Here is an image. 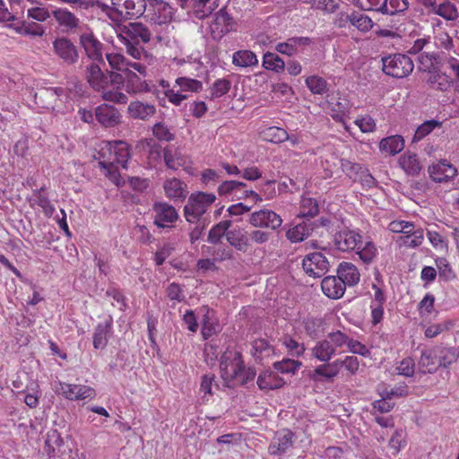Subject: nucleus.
Wrapping results in <instances>:
<instances>
[{"mask_svg":"<svg viewBox=\"0 0 459 459\" xmlns=\"http://www.w3.org/2000/svg\"><path fill=\"white\" fill-rule=\"evenodd\" d=\"M419 372L422 374H433L440 367L438 355L436 352V347L429 350H423L418 361Z\"/></svg>","mask_w":459,"mask_h":459,"instance_id":"412c9836","label":"nucleus"},{"mask_svg":"<svg viewBox=\"0 0 459 459\" xmlns=\"http://www.w3.org/2000/svg\"><path fill=\"white\" fill-rule=\"evenodd\" d=\"M102 63L91 62L85 68L84 77L95 91H101L102 98L107 101L126 104L127 96L120 91L121 74L114 71L105 72L101 69Z\"/></svg>","mask_w":459,"mask_h":459,"instance_id":"f257e3e1","label":"nucleus"},{"mask_svg":"<svg viewBox=\"0 0 459 459\" xmlns=\"http://www.w3.org/2000/svg\"><path fill=\"white\" fill-rule=\"evenodd\" d=\"M46 186H42L39 189L32 191L31 196L29 198L30 206L38 205L42 208L47 216H52L55 208L51 204L48 196L46 195Z\"/></svg>","mask_w":459,"mask_h":459,"instance_id":"bb28decb","label":"nucleus"},{"mask_svg":"<svg viewBox=\"0 0 459 459\" xmlns=\"http://www.w3.org/2000/svg\"><path fill=\"white\" fill-rule=\"evenodd\" d=\"M163 186L169 198L185 199L186 196V185L178 178L166 180Z\"/></svg>","mask_w":459,"mask_h":459,"instance_id":"c756f323","label":"nucleus"},{"mask_svg":"<svg viewBox=\"0 0 459 459\" xmlns=\"http://www.w3.org/2000/svg\"><path fill=\"white\" fill-rule=\"evenodd\" d=\"M230 226V221L227 220L220 221L210 230L207 241L213 245L221 243L222 237L227 238V234L229 233Z\"/></svg>","mask_w":459,"mask_h":459,"instance_id":"4c0bfd02","label":"nucleus"},{"mask_svg":"<svg viewBox=\"0 0 459 459\" xmlns=\"http://www.w3.org/2000/svg\"><path fill=\"white\" fill-rule=\"evenodd\" d=\"M330 341L326 339L319 341L311 349V355L320 362H328L335 355Z\"/></svg>","mask_w":459,"mask_h":459,"instance_id":"7c9ffc66","label":"nucleus"},{"mask_svg":"<svg viewBox=\"0 0 459 459\" xmlns=\"http://www.w3.org/2000/svg\"><path fill=\"white\" fill-rule=\"evenodd\" d=\"M263 65L267 70H273L276 73L284 71V61L274 53L267 52L264 55Z\"/></svg>","mask_w":459,"mask_h":459,"instance_id":"49530a36","label":"nucleus"},{"mask_svg":"<svg viewBox=\"0 0 459 459\" xmlns=\"http://www.w3.org/2000/svg\"><path fill=\"white\" fill-rule=\"evenodd\" d=\"M153 135L159 141L171 142L175 139V134L163 123H157L152 128Z\"/></svg>","mask_w":459,"mask_h":459,"instance_id":"69168bd1","label":"nucleus"},{"mask_svg":"<svg viewBox=\"0 0 459 459\" xmlns=\"http://www.w3.org/2000/svg\"><path fill=\"white\" fill-rule=\"evenodd\" d=\"M436 265L438 269L439 278L446 281H451L455 277L451 265L445 257H437L435 259Z\"/></svg>","mask_w":459,"mask_h":459,"instance_id":"13d9d810","label":"nucleus"},{"mask_svg":"<svg viewBox=\"0 0 459 459\" xmlns=\"http://www.w3.org/2000/svg\"><path fill=\"white\" fill-rule=\"evenodd\" d=\"M111 325L112 320L110 318L97 326L93 336V346L96 350H103L106 348Z\"/></svg>","mask_w":459,"mask_h":459,"instance_id":"473e14b6","label":"nucleus"},{"mask_svg":"<svg viewBox=\"0 0 459 459\" xmlns=\"http://www.w3.org/2000/svg\"><path fill=\"white\" fill-rule=\"evenodd\" d=\"M251 355L256 361L263 363L274 355V348L266 340L257 339L252 342Z\"/></svg>","mask_w":459,"mask_h":459,"instance_id":"cd10ccee","label":"nucleus"},{"mask_svg":"<svg viewBox=\"0 0 459 459\" xmlns=\"http://www.w3.org/2000/svg\"><path fill=\"white\" fill-rule=\"evenodd\" d=\"M282 344L292 356L300 357L304 354L306 348L303 343H299L292 337L286 335L282 338Z\"/></svg>","mask_w":459,"mask_h":459,"instance_id":"680f3d73","label":"nucleus"},{"mask_svg":"<svg viewBox=\"0 0 459 459\" xmlns=\"http://www.w3.org/2000/svg\"><path fill=\"white\" fill-rule=\"evenodd\" d=\"M326 340L330 341L331 346L336 352L338 349L348 344L349 337L344 333L337 330L335 332L329 333Z\"/></svg>","mask_w":459,"mask_h":459,"instance_id":"338daca9","label":"nucleus"},{"mask_svg":"<svg viewBox=\"0 0 459 459\" xmlns=\"http://www.w3.org/2000/svg\"><path fill=\"white\" fill-rule=\"evenodd\" d=\"M337 276L343 281L345 286H355L359 283L360 279L358 268L350 262H342L339 264Z\"/></svg>","mask_w":459,"mask_h":459,"instance_id":"393cba45","label":"nucleus"},{"mask_svg":"<svg viewBox=\"0 0 459 459\" xmlns=\"http://www.w3.org/2000/svg\"><path fill=\"white\" fill-rule=\"evenodd\" d=\"M54 53L66 65H75L79 60L77 47L67 38H57L53 42Z\"/></svg>","mask_w":459,"mask_h":459,"instance_id":"4468645a","label":"nucleus"},{"mask_svg":"<svg viewBox=\"0 0 459 459\" xmlns=\"http://www.w3.org/2000/svg\"><path fill=\"white\" fill-rule=\"evenodd\" d=\"M404 148V140L401 135H392L381 140L379 149L390 155H395Z\"/></svg>","mask_w":459,"mask_h":459,"instance_id":"c9c22d12","label":"nucleus"},{"mask_svg":"<svg viewBox=\"0 0 459 459\" xmlns=\"http://www.w3.org/2000/svg\"><path fill=\"white\" fill-rule=\"evenodd\" d=\"M248 222L254 228L278 230L282 225V219L273 210L261 209L249 214Z\"/></svg>","mask_w":459,"mask_h":459,"instance_id":"9d476101","label":"nucleus"},{"mask_svg":"<svg viewBox=\"0 0 459 459\" xmlns=\"http://www.w3.org/2000/svg\"><path fill=\"white\" fill-rule=\"evenodd\" d=\"M120 34L121 40L136 41V43H147L151 39L149 30L140 22H131L125 26Z\"/></svg>","mask_w":459,"mask_h":459,"instance_id":"a211bd4d","label":"nucleus"},{"mask_svg":"<svg viewBox=\"0 0 459 459\" xmlns=\"http://www.w3.org/2000/svg\"><path fill=\"white\" fill-rule=\"evenodd\" d=\"M334 245L342 252L354 251L362 246V236L359 230L343 228L334 234Z\"/></svg>","mask_w":459,"mask_h":459,"instance_id":"9b49d317","label":"nucleus"},{"mask_svg":"<svg viewBox=\"0 0 459 459\" xmlns=\"http://www.w3.org/2000/svg\"><path fill=\"white\" fill-rule=\"evenodd\" d=\"M302 363L299 360L291 359H283L281 361L273 363V368L283 374H295V372L301 367Z\"/></svg>","mask_w":459,"mask_h":459,"instance_id":"864d4df0","label":"nucleus"},{"mask_svg":"<svg viewBox=\"0 0 459 459\" xmlns=\"http://www.w3.org/2000/svg\"><path fill=\"white\" fill-rule=\"evenodd\" d=\"M80 45L83 48L87 57L92 62L102 63L104 45L94 36L92 32H85L80 35Z\"/></svg>","mask_w":459,"mask_h":459,"instance_id":"ddd939ff","label":"nucleus"},{"mask_svg":"<svg viewBox=\"0 0 459 459\" xmlns=\"http://www.w3.org/2000/svg\"><path fill=\"white\" fill-rule=\"evenodd\" d=\"M295 434L290 429H281L276 432L268 446V453L272 455H281L293 446Z\"/></svg>","mask_w":459,"mask_h":459,"instance_id":"2eb2a0df","label":"nucleus"},{"mask_svg":"<svg viewBox=\"0 0 459 459\" xmlns=\"http://www.w3.org/2000/svg\"><path fill=\"white\" fill-rule=\"evenodd\" d=\"M210 0H189L188 1V8H186L189 12H193L195 18L199 20H203L208 17L212 12V8L208 4Z\"/></svg>","mask_w":459,"mask_h":459,"instance_id":"ea45409f","label":"nucleus"},{"mask_svg":"<svg viewBox=\"0 0 459 459\" xmlns=\"http://www.w3.org/2000/svg\"><path fill=\"white\" fill-rule=\"evenodd\" d=\"M216 200L213 194L197 192L191 194L184 207V216L189 223L200 222L202 216Z\"/></svg>","mask_w":459,"mask_h":459,"instance_id":"7ed1b4c3","label":"nucleus"},{"mask_svg":"<svg viewBox=\"0 0 459 459\" xmlns=\"http://www.w3.org/2000/svg\"><path fill=\"white\" fill-rule=\"evenodd\" d=\"M240 352L233 350H227L221 358L220 370L221 378L227 386L236 385L243 363Z\"/></svg>","mask_w":459,"mask_h":459,"instance_id":"39448f33","label":"nucleus"},{"mask_svg":"<svg viewBox=\"0 0 459 459\" xmlns=\"http://www.w3.org/2000/svg\"><path fill=\"white\" fill-rule=\"evenodd\" d=\"M230 87V80L225 78L216 80L211 88V99L214 100L227 94Z\"/></svg>","mask_w":459,"mask_h":459,"instance_id":"bf43d9fd","label":"nucleus"},{"mask_svg":"<svg viewBox=\"0 0 459 459\" xmlns=\"http://www.w3.org/2000/svg\"><path fill=\"white\" fill-rule=\"evenodd\" d=\"M441 126V122L431 119L427 120L423 124L418 126L414 136L412 138L413 142H419L423 139L425 136L429 134L436 127Z\"/></svg>","mask_w":459,"mask_h":459,"instance_id":"3c124183","label":"nucleus"},{"mask_svg":"<svg viewBox=\"0 0 459 459\" xmlns=\"http://www.w3.org/2000/svg\"><path fill=\"white\" fill-rule=\"evenodd\" d=\"M429 173L433 181L442 183L455 178L457 170L454 166L444 161L429 167Z\"/></svg>","mask_w":459,"mask_h":459,"instance_id":"b1692460","label":"nucleus"},{"mask_svg":"<svg viewBox=\"0 0 459 459\" xmlns=\"http://www.w3.org/2000/svg\"><path fill=\"white\" fill-rule=\"evenodd\" d=\"M121 42L126 46V52L134 58L139 60L138 62H141L143 57H147V53L140 46V43H136V41L130 42L129 40H121Z\"/></svg>","mask_w":459,"mask_h":459,"instance_id":"774afa93","label":"nucleus"},{"mask_svg":"<svg viewBox=\"0 0 459 459\" xmlns=\"http://www.w3.org/2000/svg\"><path fill=\"white\" fill-rule=\"evenodd\" d=\"M163 158L166 166L173 170H177L178 168L185 165L184 157L178 152H173L166 148L163 151Z\"/></svg>","mask_w":459,"mask_h":459,"instance_id":"09e8293b","label":"nucleus"},{"mask_svg":"<svg viewBox=\"0 0 459 459\" xmlns=\"http://www.w3.org/2000/svg\"><path fill=\"white\" fill-rule=\"evenodd\" d=\"M227 241L232 247L242 253L247 252L251 246L248 232L240 227L230 229L227 234Z\"/></svg>","mask_w":459,"mask_h":459,"instance_id":"4be33fe9","label":"nucleus"},{"mask_svg":"<svg viewBox=\"0 0 459 459\" xmlns=\"http://www.w3.org/2000/svg\"><path fill=\"white\" fill-rule=\"evenodd\" d=\"M429 12L443 17L446 21H455L459 16L455 5L449 1L438 5L435 4Z\"/></svg>","mask_w":459,"mask_h":459,"instance_id":"58836bf2","label":"nucleus"},{"mask_svg":"<svg viewBox=\"0 0 459 459\" xmlns=\"http://www.w3.org/2000/svg\"><path fill=\"white\" fill-rule=\"evenodd\" d=\"M321 289L328 298L337 299L343 296L346 286L338 276H326L322 280Z\"/></svg>","mask_w":459,"mask_h":459,"instance_id":"5701e85b","label":"nucleus"},{"mask_svg":"<svg viewBox=\"0 0 459 459\" xmlns=\"http://www.w3.org/2000/svg\"><path fill=\"white\" fill-rule=\"evenodd\" d=\"M436 352L441 368H448L459 358V350L455 347L436 346Z\"/></svg>","mask_w":459,"mask_h":459,"instance_id":"e433bc0d","label":"nucleus"},{"mask_svg":"<svg viewBox=\"0 0 459 459\" xmlns=\"http://www.w3.org/2000/svg\"><path fill=\"white\" fill-rule=\"evenodd\" d=\"M176 85L179 88L178 90L172 88L165 91V96L176 106H179L184 100L187 99V94L184 92H199L203 89L202 82L188 77H178L176 80Z\"/></svg>","mask_w":459,"mask_h":459,"instance_id":"0eeeda50","label":"nucleus"},{"mask_svg":"<svg viewBox=\"0 0 459 459\" xmlns=\"http://www.w3.org/2000/svg\"><path fill=\"white\" fill-rule=\"evenodd\" d=\"M107 150L104 148L99 152L100 158H104L106 152L115 156L113 160H100L99 165L101 169L107 170L108 177H113L117 173V168L115 162L120 164L123 168H126L128 159L130 158V152L128 144L123 141H116L113 143H108Z\"/></svg>","mask_w":459,"mask_h":459,"instance_id":"20e7f679","label":"nucleus"},{"mask_svg":"<svg viewBox=\"0 0 459 459\" xmlns=\"http://www.w3.org/2000/svg\"><path fill=\"white\" fill-rule=\"evenodd\" d=\"M16 30L24 35L42 36L45 32L43 27L34 22L22 21Z\"/></svg>","mask_w":459,"mask_h":459,"instance_id":"603ef678","label":"nucleus"},{"mask_svg":"<svg viewBox=\"0 0 459 459\" xmlns=\"http://www.w3.org/2000/svg\"><path fill=\"white\" fill-rule=\"evenodd\" d=\"M60 391L66 399L72 401L93 399L96 396L95 390L84 385L60 383Z\"/></svg>","mask_w":459,"mask_h":459,"instance_id":"f3484780","label":"nucleus"},{"mask_svg":"<svg viewBox=\"0 0 459 459\" xmlns=\"http://www.w3.org/2000/svg\"><path fill=\"white\" fill-rule=\"evenodd\" d=\"M454 325L453 320L430 323L429 325H423L426 328L424 335L428 339L435 338L442 333L451 330Z\"/></svg>","mask_w":459,"mask_h":459,"instance_id":"a19ab883","label":"nucleus"},{"mask_svg":"<svg viewBox=\"0 0 459 459\" xmlns=\"http://www.w3.org/2000/svg\"><path fill=\"white\" fill-rule=\"evenodd\" d=\"M351 25L355 26L359 30L366 32L372 29V20L360 13H351Z\"/></svg>","mask_w":459,"mask_h":459,"instance_id":"6e6d98bb","label":"nucleus"},{"mask_svg":"<svg viewBox=\"0 0 459 459\" xmlns=\"http://www.w3.org/2000/svg\"><path fill=\"white\" fill-rule=\"evenodd\" d=\"M359 259L366 264H371L377 255V248L372 241L362 242L359 249H356Z\"/></svg>","mask_w":459,"mask_h":459,"instance_id":"de8ad7c7","label":"nucleus"},{"mask_svg":"<svg viewBox=\"0 0 459 459\" xmlns=\"http://www.w3.org/2000/svg\"><path fill=\"white\" fill-rule=\"evenodd\" d=\"M306 84L314 94L322 95L327 91V82L320 76L312 75L306 79Z\"/></svg>","mask_w":459,"mask_h":459,"instance_id":"8fccbe9b","label":"nucleus"},{"mask_svg":"<svg viewBox=\"0 0 459 459\" xmlns=\"http://www.w3.org/2000/svg\"><path fill=\"white\" fill-rule=\"evenodd\" d=\"M304 325L307 333L312 338H318L325 332L323 317H307Z\"/></svg>","mask_w":459,"mask_h":459,"instance_id":"79ce46f5","label":"nucleus"},{"mask_svg":"<svg viewBox=\"0 0 459 459\" xmlns=\"http://www.w3.org/2000/svg\"><path fill=\"white\" fill-rule=\"evenodd\" d=\"M146 17L155 24H166L173 16L171 6L163 0H149Z\"/></svg>","mask_w":459,"mask_h":459,"instance_id":"f8f14e48","label":"nucleus"},{"mask_svg":"<svg viewBox=\"0 0 459 459\" xmlns=\"http://www.w3.org/2000/svg\"><path fill=\"white\" fill-rule=\"evenodd\" d=\"M105 56L109 66L114 70L122 72V74L134 64V62L127 60L125 56L120 53H106Z\"/></svg>","mask_w":459,"mask_h":459,"instance_id":"37998d69","label":"nucleus"},{"mask_svg":"<svg viewBox=\"0 0 459 459\" xmlns=\"http://www.w3.org/2000/svg\"><path fill=\"white\" fill-rule=\"evenodd\" d=\"M127 110L132 117L141 120L149 119L156 112V108L153 105L143 103L142 101L131 102L127 108Z\"/></svg>","mask_w":459,"mask_h":459,"instance_id":"c85d7f7f","label":"nucleus"},{"mask_svg":"<svg viewBox=\"0 0 459 459\" xmlns=\"http://www.w3.org/2000/svg\"><path fill=\"white\" fill-rule=\"evenodd\" d=\"M381 61L383 72L394 78H404L411 74L414 68L412 60L404 54L384 56Z\"/></svg>","mask_w":459,"mask_h":459,"instance_id":"423d86ee","label":"nucleus"},{"mask_svg":"<svg viewBox=\"0 0 459 459\" xmlns=\"http://www.w3.org/2000/svg\"><path fill=\"white\" fill-rule=\"evenodd\" d=\"M408 8V0H384L382 4L383 14L386 15H395L403 13Z\"/></svg>","mask_w":459,"mask_h":459,"instance_id":"a18cd8bd","label":"nucleus"},{"mask_svg":"<svg viewBox=\"0 0 459 459\" xmlns=\"http://www.w3.org/2000/svg\"><path fill=\"white\" fill-rule=\"evenodd\" d=\"M405 445V431L402 429H396L388 442V446L392 450V454L394 455H397Z\"/></svg>","mask_w":459,"mask_h":459,"instance_id":"5fc2aeb1","label":"nucleus"},{"mask_svg":"<svg viewBox=\"0 0 459 459\" xmlns=\"http://www.w3.org/2000/svg\"><path fill=\"white\" fill-rule=\"evenodd\" d=\"M221 326L217 317H203L202 334L204 339H208L220 330Z\"/></svg>","mask_w":459,"mask_h":459,"instance_id":"052dcab7","label":"nucleus"},{"mask_svg":"<svg viewBox=\"0 0 459 459\" xmlns=\"http://www.w3.org/2000/svg\"><path fill=\"white\" fill-rule=\"evenodd\" d=\"M147 67L142 62H134L126 71L121 74L122 82H120V90L124 88L129 94H136L148 91V84L146 82Z\"/></svg>","mask_w":459,"mask_h":459,"instance_id":"f03ea898","label":"nucleus"},{"mask_svg":"<svg viewBox=\"0 0 459 459\" xmlns=\"http://www.w3.org/2000/svg\"><path fill=\"white\" fill-rule=\"evenodd\" d=\"M399 164L409 176H418L422 169L419 159L415 153L407 152L399 158Z\"/></svg>","mask_w":459,"mask_h":459,"instance_id":"2f4dec72","label":"nucleus"},{"mask_svg":"<svg viewBox=\"0 0 459 459\" xmlns=\"http://www.w3.org/2000/svg\"><path fill=\"white\" fill-rule=\"evenodd\" d=\"M373 289L375 290L374 299L371 302V316H383L384 314V308H383V303L385 302V295L381 289L377 287L376 285H373Z\"/></svg>","mask_w":459,"mask_h":459,"instance_id":"e2e57ef3","label":"nucleus"},{"mask_svg":"<svg viewBox=\"0 0 459 459\" xmlns=\"http://www.w3.org/2000/svg\"><path fill=\"white\" fill-rule=\"evenodd\" d=\"M275 375L271 371L261 373L257 377V385L260 389H274L282 385L281 383H276Z\"/></svg>","mask_w":459,"mask_h":459,"instance_id":"4d7b16f0","label":"nucleus"},{"mask_svg":"<svg viewBox=\"0 0 459 459\" xmlns=\"http://www.w3.org/2000/svg\"><path fill=\"white\" fill-rule=\"evenodd\" d=\"M313 229L311 222L303 221L290 229L286 237L292 243L301 242L311 234Z\"/></svg>","mask_w":459,"mask_h":459,"instance_id":"72a5a7b5","label":"nucleus"},{"mask_svg":"<svg viewBox=\"0 0 459 459\" xmlns=\"http://www.w3.org/2000/svg\"><path fill=\"white\" fill-rule=\"evenodd\" d=\"M397 374L405 377H413L415 373V361L412 358L407 357L401 360L396 366Z\"/></svg>","mask_w":459,"mask_h":459,"instance_id":"0e129e2a","label":"nucleus"},{"mask_svg":"<svg viewBox=\"0 0 459 459\" xmlns=\"http://www.w3.org/2000/svg\"><path fill=\"white\" fill-rule=\"evenodd\" d=\"M232 63L240 67H247L258 64L254 52L250 50H238L233 54Z\"/></svg>","mask_w":459,"mask_h":459,"instance_id":"c03bdc74","label":"nucleus"},{"mask_svg":"<svg viewBox=\"0 0 459 459\" xmlns=\"http://www.w3.org/2000/svg\"><path fill=\"white\" fill-rule=\"evenodd\" d=\"M53 16L61 27L67 30H74L79 25V19L67 9L58 8L54 10Z\"/></svg>","mask_w":459,"mask_h":459,"instance_id":"f704fd0d","label":"nucleus"},{"mask_svg":"<svg viewBox=\"0 0 459 459\" xmlns=\"http://www.w3.org/2000/svg\"><path fill=\"white\" fill-rule=\"evenodd\" d=\"M118 110L108 104H102L95 108V118L106 127H113L120 123Z\"/></svg>","mask_w":459,"mask_h":459,"instance_id":"6ab92c4d","label":"nucleus"},{"mask_svg":"<svg viewBox=\"0 0 459 459\" xmlns=\"http://www.w3.org/2000/svg\"><path fill=\"white\" fill-rule=\"evenodd\" d=\"M153 211L155 212L154 224L159 228H171L169 224L178 219L176 209L166 203H156L153 205Z\"/></svg>","mask_w":459,"mask_h":459,"instance_id":"dca6fc26","label":"nucleus"},{"mask_svg":"<svg viewBox=\"0 0 459 459\" xmlns=\"http://www.w3.org/2000/svg\"><path fill=\"white\" fill-rule=\"evenodd\" d=\"M63 446V437L56 429H50L47 432L44 451L49 458H56Z\"/></svg>","mask_w":459,"mask_h":459,"instance_id":"a878e982","label":"nucleus"},{"mask_svg":"<svg viewBox=\"0 0 459 459\" xmlns=\"http://www.w3.org/2000/svg\"><path fill=\"white\" fill-rule=\"evenodd\" d=\"M111 9L126 19L141 17L147 9L145 0H111Z\"/></svg>","mask_w":459,"mask_h":459,"instance_id":"1a4fd4ad","label":"nucleus"},{"mask_svg":"<svg viewBox=\"0 0 459 459\" xmlns=\"http://www.w3.org/2000/svg\"><path fill=\"white\" fill-rule=\"evenodd\" d=\"M339 364L336 359L332 362H323V364L317 366L309 373V377L316 382L331 381L337 377L340 372L338 368Z\"/></svg>","mask_w":459,"mask_h":459,"instance_id":"aec40b11","label":"nucleus"},{"mask_svg":"<svg viewBox=\"0 0 459 459\" xmlns=\"http://www.w3.org/2000/svg\"><path fill=\"white\" fill-rule=\"evenodd\" d=\"M330 262L322 252L309 253L303 258L302 268L306 274L313 278L323 277L329 270Z\"/></svg>","mask_w":459,"mask_h":459,"instance_id":"6e6552de","label":"nucleus"}]
</instances>
